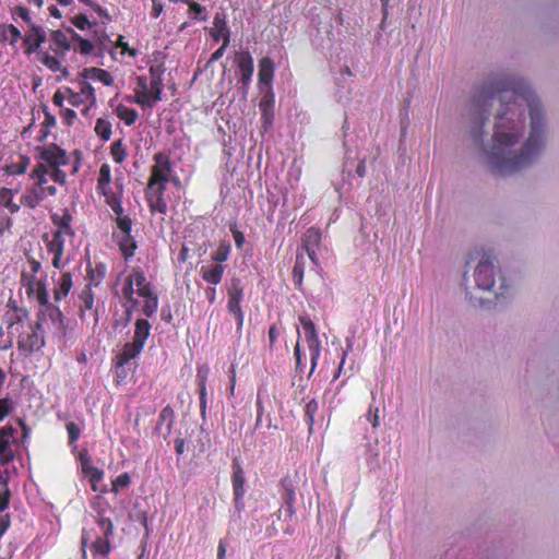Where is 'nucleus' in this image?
<instances>
[{
	"mask_svg": "<svg viewBox=\"0 0 559 559\" xmlns=\"http://www.w3.org/2000/svg\"><path fill=\"white\" fill-rule=\"evenodd\" d=\"M189 10H190V14H191L192 19L201 20V21L206 20V15H202L205 12V8L200 5L199 3H197V2L190 3Z\"/></svg>",
	"mask_w": 559,
	"mask_h": 559,
	"instance_id": "864d4df0",
	"label": "nucleus"
},
{
	"mask_svg": "<svg viewBox=\"0 0 559 559\" xmlns=\"http://www.w3.org/2000/svg\"><path fill=\"white\" fill-rule=\"evenodd\" d=\"M50 178L57 183H67V174L63 170L59 169V167H53L52 171L50 173Z\"/></svg>",
	"mask_w": 559,
	"mask_h": 559,
	"instance_id": "13d9d810",
	"label": "nucleus"
},
{
	"mask_svg": "<svg viewBox=\"0 0 559 559\" xmlns=\"http://www.w3.org/2000/svg\"><path fill=\"white\" fill-rule=\"evenodd\" d=\"M295 504H283L282 509L278 510L277 516L281 520L284 518V520H290L296 514Z\"/></svg>",
	"mask_w": 559,
	"mask_h": 559,
	"instance_id": "4d7b16f0",
	"label": "nucleus"
},
{
	"mask_svg": "<svg viewBox=\"0 0 559 559\" xmlns=\"http://www.w3.org/2000/svg\"><path fill=\"white\" fill-rule=\"evenodd\" d=\"M15 13L23 20L25 21L26 23H28L29 25L33 24L32 23V20H31V15H29V12L26 8L24 7H17L15 9Z\"/></svg>",
	"mask_w": 559,
	"mask_h": 559,
	"instance_id": "69168bd1",
	"label": "nucleus"
},
{
	"mask_svg": "<svg viewBox=\"0 0 559 559\" xmlns=\"http://www.w3.org/2000/svg\"><path fill=\"white\" fill-rule=\"evenodd\" d=\"M464 119L468 139L495 176L530 169L547 147L546 107L520 75L502 73L487 80L472 97Z\"/></svg>",
	"mask_w": 559,
	"mask_h": 559,
	"instance_id": "f257e3e1",
	"label": "nucleus"
},
{
	"mask_svg": "<svg viewBox=\"0 0 559 559\" xmlns=\"http://www.w3.org/2000/svg\"><path fill=\"white\" fill-rule=\"evenodd\" d=\"M133 102L141 106L152 107L151 92L148 81L145 76L141 75L136 78V88Z\"/></svg>",
	"mask_w": 559,
	"mask_h": 559,
	"instance_id": "6ab92c4d",
	"label": "nucleus"
},
{
	"mask_svg": "<svg viewBox=\"0 0 559 559\" xmlns=\"http://www.w3.org/2000/svg\"><path fill=\"white\" fill-rule=\"evenodd\" d=\"M259 84L271 85L274 76V62L270 57H264L259 62Z\"/></svg>",
	"mask_w": 559,
	"mask_h": 559,
	"instance_id": "5701e85b",
	"label": "nucleus"
},
{
	"mask_svg": "<svg viewBox=\"0 0 559 559\" xmlns=\"http://www.w3.org/2000/svg\"><path fill=\"white\" fill-rule=\"evenodd\" d=\"M97 191L105 197L106 203L110 206L116 215L124 213L122 207L123 188L119 179H116L115 181V189L108 185L103 189H97Z\"/></svg>",
	"mask_w": 559,
	"mask_h": 559,
	"instance_id": "9d476101",
	"label": "nucleus"
},
{
	"mask_svg": "<svg viewBox=\"0 0 559 559\" xmlns=\"http://www.w3.org/2000/svg\"><path fill=\"white\" fill-rule=\"evenodd\" d=\"M163 75L164 69L162 68V66H153L150 68L151 80L148 82V85L151 92L152 107L154 106V104L162 100L164 87Z\"/></svg>",
	"mask_w": 559,
	"mask_h": 559,
	"instance_id": "4468645a",
	"label": "nucleus"
},
{
	"mask_svg": "<svg viewBox=\"0 0 559 559\" xmlns=\"http://www.w3.org/2000/svg\"><path fill=\"white\" fill-rule=\"evenodd\" d=\"M72 287V277L70 273H64L58 281V286L55 290V298L61 300L64 298Z\"/></svg>",
	"mask_w": 559,
	"mask_h": 559,
	"instance_id": "7c9ffc66",
	"label": "nucleus"
},
{
	"mask_svg": "<svg viewBox=\"0 0 559 559\" xmlns=\"http://www.w3.org/2000/svg\"><path fill=\"white\" fill-rule=\"evenodd\" d=\"M114 534V524L110 519L105 518L102 511H98V518L96 520V528L91 531H83L82 535V548H84L88 542H91L92 549L95 555L106 557L110 552L109 537Z\"/></svg>",
	"mask_w": 559,
	"mask_h": 559,
	"instance_id": "7ed1b4c3",
	"label": "nucleus"
},
{
	"mask_svg": "<svg viewBox=\"0 0 559 559\" xmlns=\"http://www.w3.org/2000/svg\"><path fill=\"white\" fill-rule=\"evenodd\" d=\"M51 40L56 45V52H62L70 49V41L67 35L58 29L51 33Z\"/></svg>",
	"mask_w": 559,
	"mask_h": 559,
	"instance_id": "72a5a7b5",
	"label": "nucleus"
},
{
	"mask_svg": "<svg viewBox=\"0 0 559 559\" xmlns=\"http://www.w3.org/2000/svg\"><path fill=\"white\" fill-rule=\"evenodd\" d=\"M43 321L40 314L35 323V328L31 333L22 334L19 340V347L24 352H34L40 349L45 342L40 333Z\"/></svg>",
	"mask_w": 559,
	"mask_h": 559,
	"instance_id": "f8f14e48",
	"label": "nucleus"
},
{
	"mask_svg": "<svg viewBox=\"0 0 559 559\" xmlns=\"http://www.w3.org/2000/svg\"><path fill=\"white\" fill-rule=\"evenodd\" d=\"M67 431L69 436V443L73 444L80 437L81 430L75 423L67 424Z\"/></svg>",
	"mask_w": 559,
	"mask_h": 559,
	"instance_id": "5fc2aeb1",
	"label": "nucleus"
},
{
	"mask_svg": "<svg viewBox=\"0 0 559 559\" xmlns=\"http://www.w3.org/2000/svg\"><path fill=\"white\" fill-rule=\"evenodd\" d=\"M200 389V408L201 415L205 416L206 411V386H205V376L201 378V382L199 383Z\"/></svg>",
	"mask_w": 559,
	"mask_h": 559,
	"instance_id": "603ef678",
	"label": "nucleus"
},
{
	"mask_svg": "<svg viewBox=\"0 0 559 559\" xmlns=\"http://www.w3.org/2000/svg\"><path fill=\"white\" fill-rule=\"evenodd\" d=\"M1 37L3 40H8L10 45H15L21 38V32L13 24L3 25L1 28Z\"/></svg>",
	"mask_w": 559,
	"mask_h": 559,
	"instance_id": "f704fd0d",
	"label": "nucleus"
},
{
	"mask_svg": "<svg viewBox=\"0 0 559 559\" xmlns=\"http://www.w3.org/2000/svg\"><path fill=\"white\" fill-rule=\"evenodd\" d=\"M81 75L84 80L99 81L106 86L114 84L112 75L108 71L99 68H86L82 71Z\"/></svg>",
	"mask_w": 559,
	"mask_h": 559,
	"instance_id": "b1692460",
	"label": "nucleus"
},
{
	"mask_svg": "<svg viewBox=\"0 0 559 559\" xmlns=\"http://www.w3.org/2000/svg\"><path fill=\"white\" fill-rule=\"evenodd\" d=\"M95 132L103 141H108L111 135V123L104 118H98L95 123Z\"/></svg>",
	"mask_w": 559,
	"mask_h": 559,
	"instance_id": "4c0bfd02",
	"label": "nucleus"
},
{
	"mask_svg": "<svg viewBox=\"0 0 559 559\" xmlns=\"http://www.w3.org/2000/svg\"><path fill=\"white\" fill-rule=\"evenodd\" d=\"M129 275L131 277V284H133L136 289L138 296L144 298L142 307L143 314L152 317L158 308L157 295L153 293L151 284L140 269H133Z\"/></svg>",
	"mask_w": 559,
	"mask_h": 559,
	"instance_id": "39448f33",
	"label": "nucleus"
},
{
	"mask_svg": "<svg viewBox=\"0 0 559 559\" xmlns=\"http://www.w3.org/2000/svg\"><path fill=\"white\" fill-rule=\"evenodd\" d=\"M319 405L316 400L309 401L305 406V419L309 425V430L311 431L312 426L314 424V416L318 412Z\"/></svg>",
	"mask_w": 559,
	"mask_h": 559,
	"instance_id": "a19ab883",
	"label": "nucleus"
},
{
	"mask_svg": "<svg viewBox=\"0 0 559 559\" xmlns=\"http://www.w3.org/2000/svg\"><path fill=\"white\" fill-rule=\"evenodd\" d=\"M79 94H81V97H83L84 100H91L93 104L96 100L94 87L86 81L80 82Z\"/></svg>",
	"mask_w": 559,
	"mask_h": 559,
	"instance_id": "49530a36",
	"label": "nucleus"
},
{
	"mask_svg": "<svg viewBox=\"0 0 559 559\" xmlns=\"http://www.w3.org/2000/svg\"><path fill=\"white\" fill-rule=\"evenodd\" d=\"M67 92L69 93L68 100L72 106H79L84 100V98L81 97V94L75 93V92L71 91L70 88H67Z\"/></svg>",
	"mask_w": 559,
	"mask_h": 559,
	"instance_id": "0e129e2a",
	"label": "nucleus"
},
{
	"mask_svg": "<svg viewBox=\"0 0 559 559\" xmlns=\"http://www.w3.org/2000/svg\"><path fill=\"white\" fill-rule=\"evenodd\" d=\"M49 171L44 164L36 165L29 174V178L39 187H47Z\"/></svg>",
	"mask_w": 559,
	"mask_h": 559,
	"instance_id": "2f4dec72",
	"label": "nucleus"
},
{
	"mask_svg": "<svg viewBox=\"0 0 559 559\" xmlns=\"http://www.w3.org/2000/svg\"><path fill=\"white\" fill-rule=\"evenodd\" d=\"M40 157L51 167L64 166L69 162L66 151L55 144L45 146L40 152Z\"/></svg>",
	"mask_w": 559,
	"mask_h": 559,
	"instance_id": "2eb2a0df",
	"label": "nucleus"
},
{
	"mask_svg": "<svg viewBox=\"0 0 559 559\" xmlns=\"http://www.w3.org/2000/svg\"><path fill=\"white\" fill-rule=\"evenodd\" d=\"M35 285H36V289L33 294L35 295L36 299L43 307V309L39 311L38 314L41 316L45 312H48V314L51 319H55V317H59L60 311L48 302V292H47L45 283L44 282H35Z\"/></svg>",
	"mask_w": 559,
	"mask_h": 559,
	"instance_id": "f3484780",
	"label": "nucleus"
},
{
	"mask_svg": "<svg viewBox=\"0 0 559 559\" xmlns=\"http://www.w3.org/2000/svg\"><path fill=\"white\" fill-rule=\"evenodd\" d=\"M273 107H274V94L270 87L269 91L266 93H264V95L262 96V98L259 103V108L261 111L262 119L264 121L265 130L269 129L273 123V119H274Z\"/></svg>",
	"mask_w": 559,
	"mask_h": 559,
	"instance_id": "a211bd4d",
	"label": "nucleus"
},
{
	"mask_svg": "<svg viewBox=\"0 0 559 559\" xmlns=\"http://www.w3.org/2000/svg\"><path fill=\"white\" fill-rule=\"evenodd\" d=\"M282 492L281 499L283 504H295L296 502V492L293 480L289 477H285L281 481Z\"/></svg>",
	"mask_w": 559,
	"mask_h": 559,
	"instance_id": "cd10ccee",
	"label": "nucleus"
},
{
	"mask_svg": "<svg viewBox=\"0 0 559 559\" xmlns=\"http://www.w3.org/2000/svg\"><path fill=\"white\" fill-rule=\"evenodd\" d=\"M80 300H81L80 307L82 310H91L93 308L94 297H93L91 288L87 287L82 292V294L80 296Z\"/></svg>",
	"mask_w": 559,
	"mask_h": 559,
	"instance_id": "09e8293b",
	"label": "nucleus"
},
{
	"mask_svg": "<svg viewBox=\"0 0 559 559\" xmlns=\"http://www.w3.org/2000/svg\"><path fill=\"white\" fill-rule=\"evenodd\" d=\"M302 249L314 265H319L318 253L322 250L321 231L314 227L307 229L302 237Z\"/></svg>",
	"mask_w": 559,
	"mask_h": 559,
	"instance_id": "9b49d317",
	"label": "nucleus"
},
{
	"mask_svg": "<svg viewBox=\"0 0 559 559\" xmlns=\"http://www.w3.org/2000/svg\"><path fill=\"white\" fill-rule=\"evenodd\" d=\"M306 342L308 344V349L311 357V370L310 373H312L316 369V366L318 364V359L320 357L321 353V343L318 337L317 332H311V334H306Z\"/></svg>",
	"mask_w": 559,
	"mask_h": 559,
	"instance_id": "393cba45",
	"label": "nucleus"
},
{
	"mask_svg": "<svg viewBox=\"0 0 559 559\" xmlns=\"http://www.w3.org/2000/svg\"><path fill=\"white\" fill-rule=\"evenodd\" d=\"M52 223L58 227L56 231L67 234L69 237L74 236V231L70 225L72 221V216L70 213L66 210L62 216L52 215Z\"/></svg>",
	"mask_w": 559,
	"mask_h": 559,
	"instance_id": "bb28decb",
	"label": "nucleus"
},
{
	"mask_svg": "<svg viewBox=\"0 0 559 559\" xmlns=\"http://www.w3.org/2000/svg\"><path fill=\"white\" fill-rule=\"evenodd\" d=\"M110 153L117 164H121L127 157V147L121 139L111 144Z\"/></svg>",
	"mask_w": 559,
	"mask_h": 559,
	"instance_id": "e433bc0d",
	"label": "nucleus"
},
{
	"mask_svg": "<svg viewBox=\"0 0 559 559\" xmlns=\"http://www.w3.org/2000/svg\"><path fill=\"white\" fill-rule=\"evenodd\" d=\"M62 118H63V121L66 124L71 126L73 123L74 119L76 118V114L72 109H66L63 111Z\"/></svg>",
	"mask_w": 559,
	"mask_h": 559,
	"instance_id": "774afa93",
	"label": "nucleus"
},
{
	"mask_svg": "<svg viewBox=\"0 0 559 559\" xmlns=\"http://www.w3.org/2000/svg\"><path fill=\"white\" fill-rule=\"evenodd\" d=\"M173 421H174V411L170 406H166L159 413L156 429L160 431L162 426L165 424L166 432L164 433V437H167L171 432Z\"/></svg>",
	"mask_w": 559,
	"mask_h": 559,
	"instance_id": "c756f323",
	"label": "nucleus"
},
{
	"mask_svg": "<svg viewBox=\"0 0 559 559\" xmlns=\"http://www.w3.org/2000/svg\"><path fill=\"white\" fill-rule=\"evenodd\" d=\"M130 484H131L130 475L128 473H122L112 480L111 490L115 493H118L120 488H127V487H129Z\"/></svg>",
	"mask_w": 559,
	"mask_h": 559,
	"instance_id": "a18cd8bd",
	"label": "nucleus"
},
{
	"mask_svg": "<svg viewBox=\"0 0 559 559\" xmlns=\"http://www.w3.org/2000/svg\"><path fill=\"white\" fill-rule=\"evenodd\" d=\"M35 282H38L33 275L28 276L23 274V285L26 287V292L28 295H33L36 289Z\"/></svg>",
	"mask_w": 559,
	"mask_h": 559,
	"instance_id": "680f3d73",
	"label": "nucleus"
},
{
	"mask_svg": "<svg viewBox=\"0 0 559 559\" xmlns=\"http://www.w3.org/2000/svg\"><path fill=\"white\" fill-rule=\"evenodd\" d=\"M366 418L371 423L373 428H378L380 426L379 408L370 405Z\"/></svg>",
	"mask_w": 559,
	"mask_h": 559,
	"instance_id": "6e6d98bb",
	"label": "nucleus"
},
{
	"mask_svg": "<svg viewBox=\"0 0 559 559\" xmlns=\"http://www.w3.org/2000/svg\"><path fill=\"white\" fill-rule=\"evenodd\" d=\"M0 459L2 463H7L12 459L9 441L4 438V430H1L0 436Z\"/></svg>",
	"mask_w": 559,
	"mask_h": 559,
	"instance_id": "c03bdc74",
	"label": "nucleus"
},
{
	"mask_svg": "<svg viewBox=\"0 0 559 559\" xmlns=\"http://www.w3.org/2000/svg\"><path fill=\"white\" fill-rule=\"evenodd\" d=\"M46 41V32L43 27L31 24L29 31L25 34L24 45L26 46L25 52L31 55L35 52L43 43Z\"/></svg>",
	"mask_w": 559,
	"mask_h": 559,
	"instance_id": "dca6fc26",
	"label": "nucleus"
},
{
	"mask_svg": "<svg viewBox=\"0 0 559 559\" xmlns=\"http://www.w3.org/2000/svg\"><path fill=\"white\" fill-rule=\"evenodd\" d=\"M111 182V170L108 164H103L99 168V176L97 180V189H103Z\"/></svg>",
	"mask_w": 559,
	"mask_h": 559,
	"instance_id": "37998d69",
	"label": "nucleus"
},
{
	"mask_svg": "<svg viewBox=\"0 0 559 559\" xmlns=\"http://www.w3.org/2000/svg\"><path fill=\"white\" fill-rule=\"evenodd\" d=\"M67 234L55 231L52 238L47 242V249L50 253H59L64 251V241Z\"/></svg>",
	"mask_w": 559,
	"mask_h": 559,
	"instance_id": "473e14b6",
	"label": "nucleus"
},
{
	"mask_svg": "<svg viewBox=\"0 0 559 559\" xmlns=\"http://www.w3.org/2000/svg\"><path fill=\"white\" fill-rule=\"evenodd\" d=\"M230 248L229 242H221L217 250L212 254V260L216 262V264L225 262L228 259Z\"/></svg>",
	"mask_w": 559,
	"mask_h": 559,
	"instance_id": "ea45409f",
	"label": "nucleus"
},
{
	"mask_svg": "<svg viewBox=\"0 0 559 559\" xmlns=\"http://www.w3.org/2000/svg\"><path fill=\"white\" fill-rule=\"evenodd\" d=\"M465 296L474 305L483 304V298L477 296L474 290L490 293L495 298L504 297L509 287L501 271L495 265L493 259L488 254H481L473 272V284L465 274L463 278Z\"/></svg>",
	"mask_w": 559,
	"mask_h": 559,
	"instance_id": "f03ea898",
	"label": "nucleus"
},
{
	"mask_svg": "<svg viewBox=\"0 0 559 559\" xmlns=\"http://www.w3.org/2000/svg\"><path fill=\"white\" fill-rule=\"evenodd\" d=\"M75 38H78V40H79V44H80L79 49H80L81 53L90 55L93 51L94 46L90 40L83 39L79 35H75Z\"/></svg>",
	"mask_w": 559,
	"mask_h": 559,
	"instance_id": "052dcab7",
	"label": "nucleus"
},
{
	"mask_svg": "<svg viewBox=\"0 0 559 559\" xmlns=\"http://www.w3.org/2000/svg\"><path fill=\"white\" fill-rule=\"evenodd\" d=\"M28 164L29 159L21 156L19 163H12L5 166V173L8 175H22L26 171Z\"/></svg>",
	"mask_w": 559,
	"mask_h": 559,
	"instance_id": "58836bf2",
	"label": "nucleus"
},
{
	"mask_svg": "<svg viewBox=\"0 0 559 559\" xmlns=\"http://www.w3.org/2000/svg\"><path fill=\"white\" fill-rule=\"evenodd\" d=\"M10 496L8 478L0 472V512L8 508Z\"/></svg>",
	"mask_w": 559,
	"mask_h": 559,
	"instance_id": "c9c22d12",
	"label": "nucleus"
},
{
	"mask_svg": "<svg viewBox=\"0 0 559 559\" xmlns=\"http://www.w3.org/2000/svg\"><path fill=\"white\" fill-rule=\"evenodd\" d=\"M224 271L225 269L221 264L202 266L200 270L202 278L212 285H217L221 283Z\"/></svg>",
	"mask_w": 559,
	"mask_h": 559,
	"instance_id": "a878e982",
	"label": "nucleus"
},
{
	"mask_svg": "<svg viewBox=\"0 0 559 559\" xmlns=\"http://www.w3.org/2000/svg\"><path fill=\"white\" fill-rule=\"evenodd\" d=\"M154 166L152 167L151 178L147 183V190H153L157 187H165L169 181L171 165L169 157L164 153H156L154 155Z\"/></svg>",
	"mask_w": 559,
	"mask_h": 559,
	"instance_id": "423d86ee",
	"label": "nucleus"
},
{
	"mask_svg": "<svg viewBox=\"0 0 559 559\" xmlns=\"http://www.w3.org/2000/svg\"><path fill=\"white\" fill-rule=\"evenodd\" d=\"M136 293V289L133 284H131V277L128 275L126 284L122 288L123 297L130 301L132 305H136L138 300L133 298V295Z\"/></svg>",
	"mask_w": 559,
	"mask_h": 559,
	"instance_id": "de8ad7c7",
	"label": "nucleus"
},
{
	"mask_svg": "<svg viewBox=\"0 0 559 559\" xmlns=\"http://www.w3.org/2000/svg\"><path fill=\"white\" fill-rule=\"evenodd\" d=\"M56 193L57 188L55 186L39 187L33 182L26 187L25 192L21 198V202L29 209H35L46 197H53Z\"/></svg>",
	"mask_w": 559,
	"mask_h": 559,
	"instance_id": "1a4fd4ad",
	"label": "nucleus"
},
{
	"mask_svg": "<svg viewBox=\"0 0 559 559\" xmlns=\"http://www.w3.org/2000/svg\"><path fill=\"white\" fill-rule=\"evenodd\" d=\"M151 323L146 319H138L134 324V335L131 342L123 345L121 352L116 356V365L122 367L136 358L151 333Z\"/></svg>",
	"mask_w": 559,
	"mask_h": 559,
	"instance_id": "20e7f679",
	"label": "nucleus"
},
{
	"mask_svg": "<svg viewBox=\"0 0 559 559\" xmlns=\"http://www.w3.org/2000/svg\"><path fill=\"white\" fill-rule=\"evenodd\" d=\"M10 401L8 399L0 400V420L10 413Z\"/></svg>",
	"mask_w": 559,
	"mask_h": 559,
	"instance_id": "338daca9",
	"label": "nucleus"
},
{
	"mask_svg": "<svg viewBox=\"0 0 559 559\" xmlns=\"http://www.w3.org/2000/svg\"><path fill=\"white\" fill-rule=\"evenodd\" d=\"M39 60L52 72H58L61 70V62L56 57L50 56L47 52L41 53Z\"/></svg>",
	"mask_w": 559,
	"mask_h": 559,
	"instance_id": "79ce46f5",
	"label": "nucleus"
},
{
	"mask_svg": "<svg viewBox=\"0 0 559 559\" xmlns=\"http://www.w3.org/2000/svg\"><path fill=\"white\" fill-rule=\"evenodd\" d=\"M117 216V225L119 229L124 234V236H129L132 228V221L129 216L120 214Z\"/></svg>",
	"mask_w": 559,
	"mask_h": 559,
	"instance_id": "8fccbe9b",
	"label": "nucleus"
},
{
	"mask_svg": "<svg viewBox=\"0 0 559 559\" xmlns=\"http://www.w3.org/2000/svg\"><path fill=\"white\" fill-rule=\"evenodd\" d=\"M115 114L116 116L121 119L127 126H132L139 115L136 112L135 109L133 108H129L122 104H119L116 108H115Z\"/></svg>",
	"mask_w": 559,
	"mask_h": 559,
	"instance_id": "c85d7f7f",
	"label": "nucleus"
},
{
	"mask_svg": "<svg viewBox=\"0 0 559 559\" xmlns=\"http://www.w3.org/2000/svg\"><path fill=\"white\" fill-rule=\"evenodd\" d=\"M212 36L215 40L223 39V43L225 41V46L229 45L230 41V32L227 26L225 15L221 13H216L214 17V26L212 29Z\"/></svg>",
	"mask_w": 559,
	"mask_h": 559,
	"instance_id": "4be33fe9",
	"label": "nucleus"
},
{
	"mask_svg": "<svg viewBox=\"0 0 559 559\" xmlns=\"http://www.w3.org/2000/svg\"><path fill=\"white\" fill-rule=\"evenodd\" d=\"M243 295V285L240 278L233 277L228 286V311L236 317L238 329L243 324V312L241 310V299Z\"/></svg>",
	"mask_w": 559,
	"mask_h": 559,
	"instance_id": "0eeeda50",
	"label": "nucleus"
},
{
	"mask_svg": "<svg viewBox=\"0 0 559 559\" xmlns=\"http://www.w3.org/2000/svg\"><path fill=\"white\" fill-rule=\"evenodd\" d=\"M299 322L304 328L305 334H311V332H317L314 323L308 316H300Z\"/></svg>",
	"mask_w": 559,
	"mask_h": 559,
	"instance_id": "bf43d9fd",
	"label": "nucleus"
},
{
	"mask_svg": "<svg viewBox=\"0 0 559 559\" xmlns=\"http://www.w3.org/2000/svg\"><path fill=\"white\" fill-rule=\"evenodd\" d=\"M79 461H80L83 474L88 477L92 489L94 491H96L97 483L103 479L104 472L93 465L92 459H91L87 450H82L79 453Z\"/></svg>",
	"mask_w": 559,
	"mask_h": 559,
	"instance_id": "ddd939ff",
	"label": "nucleus"
},
{
	"mask_svg": "<svg viewBox=\"0 0 559 559\" xmlns=\"http://www.w3.org/2000/svg\"><path fill=\"white\" fill-rule=\"evenodd\" d=\"M233 488L235 495V507L237 510L243 508L242 497L245 495V476L241 467L237 466L233 473Z\"/></svg>",
	"mask_w": 559,
	"mask_h": 559,
	"instance_id": "412c9836",
	"label": "nucleus"
},
{
	"mask_svg": "<svg viewBox=\"0 0 559 559\" xmlns=\"http://www.w3.org/2000/svg\"><path fill=\"white\" fill-rule=\"evenodd\" d=\"M73 24L80 29H85V28L91 27V23L85 15L75 16Z\"/></svg>",
	"mask_w": 559,
	"mask_h": 559,
	"instance_id": "e2e57ef3",
	"label": "nucleus"
},
{
	"mask_svg": "<svg viewBox=\"0 0 559 559\" xmlns=\"http://www.w3.org/2000/svg\"><path fill=\"white\" fill-rule=\"evenodd\" d=\"M120 248L126 257L133 255L136 245L131 235L124 236L123 240L120 242Z\"/></svg>",
	"mask_w": 559,
	"mask_h": 559,
	"instance_id": "3c124183",
	"label": "nucleus"
},
{
	"mask_svg": "<svg viewBox=\"0 0 559 559\" xmlns=\"http://www.w3.org/2000/svg\"><path fill=\"white\" fill-rule=\"evenodd\" d=\"M165 187H157L153 190H147L148 205L152 212L166 214L167 204L164 200Z\"/></svg>",
	"mask_w": 559,
	"mask_h": 559,
	"instance_id": "aec40b11",
	"label": "nucleus"
},
{
	"mask_svg": "<svg viewBox=\"0 0 559 559\" xmlns=\"http://www.w3.org/2000/svg\"><path fill=\"white\" fill-rule=\"evenodd\" d=\"M236 61L240 74L238 88L241 91L242 95L246 96L254 70L253 58L248 51H242L237 55Z\"/></svg>",
	"mask_w": 559,
	"mask_h": 559,
	"instance_id": "6e6552de",
	"label": "nucleus"
}]
</instances>
